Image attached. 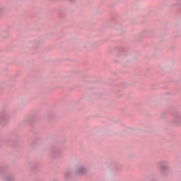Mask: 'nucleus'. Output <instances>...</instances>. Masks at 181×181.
<instances>
[{"mask_svg": "<svg viewBox=\"0 0 181 181\" xmlns=\"http://www.w3.org/2000/svg\"><path fill=\"white\" fill-rule=\"evenodd\" d=\"M158 169L160 170V175L163 177L168 176L169 172H170V166L169 165V162L166 160H161L157 164Z\"/></svg>", "mask_w": 181, "mask_h": 181, "instance_id": "f257e3e1", "label": "nucleus"}, {"mask_svg": "<svg viewBox=\"0 0 181 181\" xmlns=\"http://www.w3.org/2000/svg\"><path fill=\"white\" fill-rule=\"evenodd\" d=\"M2 181H16V179H15L13 175L8 174L2 177Z\"/></svg>", "mask_w": 181, "mask_h": 181, "instance_id": "7ed1b4c3", "label": "nucleus"}, {"mask_svg": "<svg viewBox=\"0 0 181 181\" xmlns=\"http://www.w3.org/2000/svg\"><path fill=\"white\" fill-rule=\"evenodd\" d=\"M74 173V175H86L87 173V168H86L83 164L79 163L75 165Z\"/></svg>", "mask_w": 181, "mask_h": 181, "instance_id": "f03ea898", "label": "nucleus"}, {"mask_svg": "<svg viewBox=\"0 0 181 181\" xmlns=\"http://www.w3.org/2000/svg\"><path fill=\"white\" fill-rule=\"evenodd\" d=\"M71 170H67L66 171H65L64 173L65 177H69V176H71Z\"/></svg>", "mask_w": 181, "mask_h": 181, "instance_id": "20e7f679", "label": "nucleus"}, {"mask_svg": "<svg viewBox=\"0 0 181 181\" xmlns=\"http://www.w3.org/2000/svg\"><path fill=\"white\" fill-rule=\"evenodd\" d=\"M2 11H4V9H2V8H0V12H2Z\"/></svg>", "mask_w": 181, "mask_h": 181, "instance_id": "39448f33", "label": "nucleus"}]
</instances>
